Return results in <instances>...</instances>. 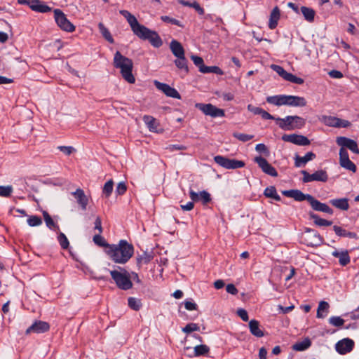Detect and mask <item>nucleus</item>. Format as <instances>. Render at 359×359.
Instances as JSON below:
<instances>
[{"label":"nucleus","instance_id":"obj_3","mask_svg":"<svg viewBox=\"0 0 359 359\" xmlns=\"http://www.w3.org/2000/svg\"><path fill=\"white\" fill-rule=\"evenodd\" d=\"M114 66L121 69L122 77L129 83H134L135 79L132 73L133 62L131 59L116 51L114 57Z\"/></svg>","mask_w":359,"mask_h":359},{"label":"nucleus","instance_id":"obj_56","mask_svg":"<svg viewBox=\"0 0 359 359\" xmlns=\"http://www.w3.org/2000/svg\"><path fill=\"white\" fill-rule=\"evenodd\" d=\"M161 19L162 20V21L165 22H167V23H170V24H172V25H175L177 26H179L180 27H183L184 25L181 23L180 21H179L178 20L175 19V18H170L169 16H167V15H163L161 17Z\"/></svg>","mask_w":359,"mask_h":359},{"label":"nucleus","instance_id":"obj_29","mask_svg":"<svg viewBox=\"0 0 359 359\" xmlns=\"http://www.w3.org/2000/svg\"><path fill=\"white\" fill-rule=\"evenodd\" d=\"M280 9L278 6L273 8L269 18V27L273 29L277 27L278 20L280 19Z\"/></svg>","mask_w":359,"mask_h":359},{"label":"nucleus","instance_id":"obj_58","mask_svg":"<svg viewBox=\"0 0 359 359\" xmlns=\"http://www.w3.org/2000/svg\"><path fill=\"white\" fill-rule=\"evenodd\" d=\"M286 81L299 85L303 84L304 82L303 79L297 77L291 73H289L287 78H286Z\"/></svg>","mask_w":359,"mask_h":359},{"label":"nucleus","instance_id":"obj_54","mask_svg":"<svg viewBox=\"0 0 359 359\" xmlns=\"http://www.w3.org/2000/svg\"><path fill=\"white\" fill-rule=\"evenodd\" d=\"M233 136L235 138L238 139V140H240L243 142H248L254 137V135H252L239 133H234L233 134Z\"/></svg>","mask_w":359,"mask_h":359},{"label":"nucleus","instance_id":"obj_17","mask_svg":"<svg viewBox=\"0 0 359 359\" xmlns=\"http://www.w3.org/2000/svg\"><path fill=\"white\" fill-rule=\"evenodd\" d=\"M283 194L287 197L292 198L297 201H309L311 198V195L308 194H304L302 191L298 189H291L283 191Z\"/></svg>","mask_w":359,"mask_h":359},{"label":"nucleus","instance_id":"obj_50","mask_svg":"<svg viewBox=\"0 0 359 359\" xmlns=\"http://www.w3.org/2000/svg\"><path fill=\"white\" fill-rule=\"evenodd\" d=\"M339 163L342 168L348 170L352 171L353 172H356V165L350 159H346L345 161L340 162Z\"/></svg>","mask_w":359,"mask_h":359},{"label":"nucleus","instance_id":"obj_32","mask_svg":"<svg viewBox=\"0 0 359 359\" xmlns=\"http://www.w3.org/2000/svg\"><path fill=\"white\" fill-rule=\"evenodd\" d=\"M330 203L341 210H347L349 208L348 201L346 198L332 199Z\"/></svg>","mask_w":359,"mask_h":359},{"label":"nucleus","instance_id":"obj_22","mask_svg":"<svg viewBox=\"0 0 359 359\" xmlns=\"http://www.w3.org/2000/svg\"><path fill=\"white\" fill-rule=\"evenodd\" d=\"M307 104L304 97L286 95V105L290 107H305Z\"/></svg>","mask_w":359,"mask_h":359},{"label":"nucleus","instance_id":"obj_19","mask_svg":"<svg viewBox=\"0 0 359 359\" xmlns=\"http://www.w3.org/2000/svg\"><path fill=\"white\" fill-rule=\"evenodd\" d=\"M309 203L312 209L315 211L322 212L328 215H333V210L330 208L326 203H321L320 201L311 196Z\"/></svg>","mask_w":359,"mask_h":359},{"label":"nucleus","instance_id":"obj_63","mask_svg":"<svg viewBox=\"0 0 359 359\" xmlns=\"http://www.w3.org/2000/svg\"><path fill=\"white\" fill-rule=\"evenodd\" d=\"M94 224H95L94 229L95 230H97L98 233H102V231H103L102 226V220L99 216H97L96 217Z\"/></svg>","mask_w":359,"mask_h":359},{"label":"nucleus","instance_id":"obj_46","mask_svg":"<svg viewBox=\"0 0 359 359\" xmlns=\"http://www.w3.org/2000/svg\"><path fill=\"white\" fill-rule=\"evenodd\" d=\"M128 306L134 311H139L142 306L141 301L135 297H129L128 299Z\"/></svg>","mask_w":359,"mask_h":359},{"label":"nucleus","instance_id":"obj_5","mask_svg":"<svg viewBox=\"0 0 359 359\" xmlns=\"http://www.w3.org/2000/svg\"><path fill=\"white\" fill-rule=\"evenodd\" d=\"M121 271L117 270L110 271V275L116 286L123 290H128L133 287V283L128 272L123 268L118 267Z\"/></svg>","mask_w":359,"mask_h":359},{"label":"nucleus","instance_id":"obj_52","mask_svg":"<svg viewBox=\"0 0 359 359\" xmlns=\"http://www.w3.org/2000/svg\"><path fill=\"white\" fill-rule=\"evenodd\" d=\"M200 330V327L198 324L196 323H188L185 327H184L182 330L183 332L186 333V334H189L192 332H195V331H199Z\"/></svg>","mask_w":359,"mask_h":359},{"label":"nucleus","instance_id":"obj_8","mask_svg":"<svg viewBox=\"0 0 359 359\" xmlns=\"http://www.w3.org/2000/svg\"><path fill=\"white\" fill-rule=\"evenodd\" d=\"M301 173L303 175L302 181L304 183L314 181L326 182L328 180V175L324 170H318L312 174L304 170L301 171Z\"/></svg>","mask_w":359,"mask_h":359},{"label":"nucleus","instance_id":"obj_31","mask_svg":"<svg viewBox=\"0 0 359 359\" xmlns=\"http://www.w3.org/2000/svg\"><path fill=\"white\" fill-rule=\"evenodd\" d=\"M329 309L330 304L328 302L320 301L317 309L316 317L318 318H325L329 313Z\"/></svg>","mask_w":359,"mask_h":359},{"label":"nucleus","instance_id":"obj_20","mask_svg":"<svg viewBox=\"0 0 359 359\" xmlns=\"http://www.w3.org/2000/svg\"><path fill=\"white\" fill-rule=\"evenodd\" d=\"M316 156V154L312 151L307 152L304 156L295 154L294 158V165L297 168L304 167L309 161L313 160Z\"/></svg>","mask_w":359,"mask_h":359},{"label":"nucleus","instance_id":"obj_36","mask_svg":"<svg viewBox=\"0 0 359 359\" xmlns=\"http://www.w3.org/2000/svg\"><path fill=\"white\" fill-rule=\"evenodd\" d=\"M174 62L178 69L183 70L185 72V74H188V72H189V67H188V65H187L188 61H187V58L185 57V55H183L181 57H177Z\"/></svg>","mask_w":359,"mask_h":359},{"label":"nucleus","instance_id":"obj_40","mask_svg":"<svg viewBox=\"0 0 359 359\" xmlns=\"http://www.w3.org/2000/svg\"><path fill=\"white\" fill-rule=\"evenodd\" d=\"M43 217L46 226L50 229H59L58 225L53 221L50 215L46 211H43Z\"/></svg>","mask_w":359,"mask_h":359},{"label":"nucleus","instance_id":"obj_13","mask_svg":"<svg viewBox=\"0 0 359 359\" xmlns=\"http://www.w3.org/2000/svg\"><path fill=\"white\" fill-rule=\"evenodd\" d=\"M255 162L257 163L259 167L262 169V170L272 177H277L278 172L269 162L266 158L262 156H257L255 158Z\"/></svg>","mask_w":359,"mask_h":359},{"label":"nucleus","instance_id":"obj_24","mask_svg":"<svg viewBox=\"0 0 359 359\" xmlns=\"http://www.w3.org/2000/svg\"><path fill=\"white\" fill-rule=\"evenodd\" d=\"M249 329L250 333L256 337H262L264 336V331L260 329L259 322L252 319L249 322Z\"/></svg>","mask_w":359,"mask_h":359},{"label":"nucleus","instance_id":"obj_30","mask_svg":"<svg viewBox=\"0 0 359 359\" xmlns=\"http://www.w3.org/2000/svg\"><path fill=\"white\" fill-rule=\"evenodd\" d=\"M266 102L275 106L286 105V95L268 96Z\"/></svg>","mask_w":359,"mask_h":359},{"label":"nucleus","instance_id":"obj_38","mask_svg":"<svg viewBox=\"0 0 359 359\" xmlns=\"http://www.w3.org/2000/svg\"><path fill=\"white\" fill-rule=\"evenodd\" d=\"M98 29L102 36L110 43H114V40L109 31L102 22L98 24Z\"/></svg>","mask_w":359,"mask_h":359},{"label":"nucleus","instance_id":"obj_2","mask_svg":"<svg viewBox=\"0 0 359 359\" xmlns=\"http://www.w3.org/2000/svg\"><path fill=\"white\" fill-rule=\"evenodd\" d=\"M105 252L110 259L117 264H126L133 255L134 247L126 240H121L118 244H111Z\"/></svg>","mask_w":359,"mask_h":359},{"label":"nucleus","instance_id":"obj_18","mask_svg":"<svg viewBox=\"0 0 359 359\" xmlns=\"http://www.w3.org/2000/svg\"><path fill=\"white\" fill-rule=\"evenodd\" d=\"M50 328L49 324L44 321H36L31 326H29L25 331L26 334L34 333H43L47 332Z\"/></svg>","mask_w":359,"mask_h":359},{"label":"nucleus","instance_id":"obj_39","mask_svg":"<svg viewBox=\"0 0 359 359\" xmlns=\"http://www.w3.org/2000/svg\"><path fill=\"white\" fill-rule=\"evenodd\" d=\"M322 121L327 126L337 128L339 127L340 118L332 116H323Z\"/></svg>","mask_w":359,"mask_h":359},{"label":"nucleus","instance_id":"obj_25","mask_svg":"<svg viewBox=\"0 0 359 359\" xmlns=\"http://www.w3.org/2000/svg\"><path fill=\"white\" fill-rule=\"evenodd\" d=\"M142 119L150 132L158 133L157 128L159 123L154 117L149 115H144Z\"/></svg>","mask_w":359,"mask_h":359},{"label":"nucleus","instance_id":"obj_44","mask_svg":"<svg viewBox=\"0 0 359 359\" xmlns=\"http://www.w3.org/2000/svg\"><path fill=\"white\" fill-rule=\"evenodd\" d=\"M152 258V255L147 252H144L142 255H139L137 257V264L140 268L142 264H146L149 263L151 261Z\"/></svg>","mask_w":359,"mask_h":359},{"label":"nucleus","instance_id":"obj_34","mask_svg":"<svg viewBox=\"0 0 359 359\" xmlns=\"http://www.w3.org/2000/svg\"><path fill=\"white\" fill-rule=\"evenodd\" d=\"M302 13L304 18V19L309 22H313L315 20L316 11L309 7L302 6L301 7Z\"/></svg>","mask_w":359,"mask_h":359},{"label":"nucleus","instance_id":"obj_4","mask_svg":"<svg viewBox=\"0 0 359 359\" xmlns=\"http://www.w3.org/2000/svg\"><path fill=\"white\" fill-rule=\"evenodd\" d=\"M276 121L279 128L284 130H293L303 128L306 124V121L299 116H287L281 118H276Z\"/></svg>","mask_w":359,"mask_h":359},{"label":"nucleus","instance_id":"obj_28","mask_svg":"<svg viewBox=\"0 0 359 359\" xmlns=\"http://www.w3.org/2000/svg\"><path fill=\"white\" fill-rule=\"evenodd\" d=\"M332 255L339 259V262L341 266H346L350 262V256L347 250L341 252L334 250L332 252Z\"/></svg>","mask_w":359,"mask_h":359},{"label":"nucleus","instance_id":"obj_45","mask_svg":"<svg viewBox=\"0 0 359 359\" xmlns=\"http://www.w3.org/2000/svg\"><path fill=\"white\" fill-rule=\"evenodd\" d=\"M201 72L203 74L214 73L217 75H223V71L217 66H205L203 69H201Z\"/></svg>","mask_w":359,"mask_h":359},{"label":"nucleus","instance_id":"obj_15","mask_svg":"<svg viewBox=\"0 0 359 359\" xmlns=\"http://www.w3.org/2000/svg\"><path fill=\"white\" fill-rule=\"evenodd\" d=\"M336 142L339 146H341L343 148L346 147L351 150L354 154H359L358 144L353 140H351L346 137L340 136L337 137Z\"/></svg>","mask_w":359,"mask_h":359},{"label":"nucleus","instance_id":"obj_27","mask_svg":"<svg viewBox=\"0 0 359 359\" xmlns=\"http://www.w3.org/2000/svg\"><path fill=\"white\" fill-rule=\"evenodd\" d=\"M170 48L172 54L176 57H181L185 55V52L182 44L177 40L171 41L170 43Z\"/></svg>","mask_w":359,"mask_h":359},{"label":"nucleus","instance_id":"obj_26","mask_svg":"<svg viewBox=\"0 0 359 359\" xmlns=\"http://www.w3.org/2000/svg\"><path fill=\"white\" fill-rule=\"evenodd\" d=\"M333 230L335 232L336 235L339 237H348L349 238L352 239H358V236L356 233L351 232L346 230L345 229L342 228L341 226L334 225L333 226Z\"/></svg>","mask_w":359,"mask_h":359},{"label":"nucleus","instance_id":"obj_10","mask_svg":"<svg viewBox=\"0 0 359 359\" xmlns=\"http://www.w3.org/2000/svg\"><path fill=\"white\" fill-rule=\"evenodd\" d=\"M196 107L202 111L205 115L212 117H223L224 116V111L223 109L217 108L212 104H196Z\"/></svg>","mask_w":359,"mask_h":359},{"label":"nucleus","instance_id":"obj_35","mask_svg":"<svg viewBox=\"0 0 359 359\" xmlns=\"http://www.w3.org/2000/svg\"><path fill=\"white\" fill-rule=\"evenodd\" d=\"M311 345V341L309 338L304 339L302 341H298L292 346V349L297 351H303L309 348Z\"/></svg>","mask_w":359,"mask_h":359},{"label":"nucleus","instance_id":"obj_14","mask_svg":"<svg viewBox=\"0 0 359 359\" xmlns=\"http://www.w3.org/2000/svg\"><path fill=\"white\" fill-rule=\"evenodd\" d=\"M354 344L353 340L349 338H345L339 341L335 344V349L339 354L344 355L353 350Z\"/></svg>","mask_w":359,"mask_h":359},{"label":"nucleus","instance_id":"obj_64","mask_svg":"<svg viewBox=\"0 0 359 359\" xmlns=\"http://www.w3.org/2000/svg\"><path fill=\"white\" fill-rule=\"evenodd\" d=\"M255 149L257 151L268 154L269 153L268 148L264 144L260 143L256 145Z\"/></svg>","mask_w":359,"mask_h":359},{"label":"nucleus","instance_id":"obj_61","mask_svg":"<svg viewBox=\"0 0 359 359\" xmlns=\"http://www.w3.org/2000/svg\"><path fill=\"white\" fill-rule=\"evenodd\" d=\"M237 314L243 321H248V314L246 310H245L244 309H238L237 310Z\"/></svg>","mask_w":359,"mask_h":359},{"label":"nucleus","instance_id":"obj_11","mask_svg":"<svg viewBox=\"0 0 359 359\" xmlns=\"http://www.w3.org/2000/svg\"><path fill=\"white\" fill-rule=\"evenodd\" d=\"M18 2L22 5H28L32 11L36 12L45 13L51 11L50 6L42 4L40 0H18Z\"/></svg>","mask_w":359,"mask_h":359},{"label":"nucleus","instance_id":"obj_37","mask_svg":"<svg viewBox=\"0 0 359 359\" xmlns=\"http://www.w3.org/2000/svg\"><path fill=\"white\" fill-rule=\"evenodd\" d=\"M180 4L184 6H188V7L194 8L195 11L199 15L204 14V9L196 1H189L181 0V1H180Z\"/></svg>","mask_w":359,"mask_h":359},{"label":"nucleus","instance_id":"obj_48","mask_svg":"<svg viewBox=\"0 0 359 359\" xmlns=\"http://www.w3.org/2000/svg\"><path fill=\"white\" fill-rule=\"evenodd\" d=\"M113 187H114V182L112 180H109L107 181L103 187L102 193L105 196V197L108 198L113 191Z\"/></svg>","mask_w":359,"mask_h":359},{"label":"nucleus","instance_id":"obj_42","mask_svg":"<svg viewBox=\"0 0 359 359\" xmlns=\"http://www.w3.org/2000/svg\"><path fill=\"white\" fill-rule=\"evenodd\" d=\"M93 241L95 243V245L100 246V247H104L106 249H109V245H111V244H109L107 243L105 239L101 236V233H98L97 234H95L93 238Z\"/></svg>","mask_w":359,"mask_h":359},{"label":"nucleus","instance_id":"obj_12","mask_svg":"<svg viewBox=\"0 0 359 359\" xmlns=\"http://www.w3.org/2000/svg\"><path fill=\"white\" fill-rule=\"evenodd\" d=\"M282 140L285 142L299 146H306L311 143L310 140L306 136L297 134H285L282 136Z\"/></svg>","mask_w":359,"mask_h":359},{"label":"nucleus","instance_id":"obj_33","mask_svg":"<svg viewBox=\"0 0 359 359\" xmlns=\"http://www.w3.org/2000/svg\"><path fill=\"white\" fill-rule=\"evenodd\" d=\"M309 215L311 219L313 220V222L316 225L319 226H331L332 224V221L326 220L325 219L320 218L318 215L310 212Z\"/></svg>","mask_w":359,"mask_h":359},{"label":"nucleus","instance_id":"obj_59","mask_svg":"<svg viewBox=\"0 0 359 359\" xmlns=\"http://www.w3.org/2000/svg\"><path fill=\"white\" fill-rule=\"evenodd\" d=\"M126 190L127 187L126 183L123 182H121L117 184L115 191L118 195H123V194H125Z\"/></svg>","mask_w":359,"mask_h":359},{"label":"nucleus","instance_id":"obj_6","mask_svg":"<svg viewBox=\"0 0 359 359\" xmlns=\"http://www.w3.org/2000/svg\"><path fill=\"white\" fill-rule=\"evenodd\" d=\"M54 18L58 27L63 31L73 32L75 30V26L67 18L61 10H54Z\"/></svg>","mask_w":359,"mask_h":359},{"label":"nucleus","instance_id":"obj_1","mask_svg":"<svg viewBox=\"0 0 359 359\" xmlns=\"http://www.w3.org/2000/svg\"><path fill=\"white\" fill-rule=\"evenodd\" d=\"M119 13L126 19L133 32L137 37L142 40H148L155 48H159L162 46L163 41L156 32L140 25L135 16L132 15L128 11L121 10Z\"/></svg>","mask_w":359,"mask_h":359},{"label":"nucleus","instance_id":"obj_60","mask_svg":"<svg viewBox=\"0 0 359 359\" xmlns=\"http://www.w3.org/2000/svg\"><path fill=\"white\" fill-rule=\"evenodd\" d=\"M57 149L67 156L70 155L74 151H75V149L70 146H59Z\"/></svg>","mask_w":359,"mask_h":359},{"label":"nucleus","instance_id":"obj_53","mask_svg":"<svg viewBox=\"0 0 359 359\" xmlns=\"http://www.w3.org/2000/svg\"><path fill=\"white\" fill-rule=\"evenodd\" d=\"M27 224L30 226H37L42 224V219L39 216L32 215L27 219Z\"/></svg>","mask_w":359,"mask_h":359},{"label":"nucleus","instance_id":"obj_57","mask_svg":"<svg viewBox=\"0 0 359 359\" xmlns=\"http://www.w3.org/2000/svg\"><path fill=\"white\" fill-rule=\"evenodd\" d=\"M13 192L11 186H0V196L8 197Z\"/></svg>","mask_w":359,"mask_h":359},{"label":"nucleus","instance_id":"obj_41","mask_svg":"<svg viewBox=\"0 0 359 359\" xmlns=\"http://www.w3.org/2000/svg\"><path fill=\"white\" fill-rule=\"evenodd\" d=\"M264 194L266 197L273 198L277 201H280L281 199L280 196L277 194L276 188L273 186L266 187Z\"/></svg>","mask_w":359,"mask_h":359},{"label":"nucleus","instance_id":"obj_47","mask_svg":"<svg viewBox=\"0 0 359 359\" xmlns=\"http://www.w3.org/2000/svg\"><path fill=\"white\" fill-rule=\"evenodd\" d=\"M271 68L276 72L280 76L286 81V78L289 74V72H286L283 67L277 65H271Z\"/></svg>","mask_w":359,"mask_h":359},{"label":"nucleus","instance_id":"obj_62","mask_svg":"<svg viewBox=\"0 0 359 359\" xmlns=\"http://www.w3.org/2000/svg\"><path fill=\"white\" fill-rule=\"evenodd\" d=\"M339 163L343 161H345L346 159H349V156H348V151H346V149L341 147L340 149H339Z\"/></svg>","mask_w":359,"mask_h":359},{"label":"nucleus","instance_id":"obj_16","mask_svg":"<svg viewBox=\"0 0 359 359\" xmlns=\"http://www.w3.org/2000/svg\"><path fill=\"white\" fill-rule=\"evenodd\" d=\"M154 85L157 89L163 92L168 97L180 99L181 96L176 89L170 87L169 85L154 81Z\"/></svg>","mask_w":359,"mask_h":359},{"label":"nucleus","instance_id":"obj_43","mask_svg":"<svg viewBox=\"0 0 359 359\" xmlns=\"http://www.w3.org/2000/svg\"><path fill=\"white\" fill-rule=\"evenodd\" d=\"M210 351V348L205 344H201L194 347V355L201 356L208 354Z\"/></svg>","mask_w":359,"mask_h":359},{"label":"nucleus","instance_id":"obj_9","mask_svg":"<svg viewBox=\"0 0 359 359\" xmlns=\"http://www.w3.org/2000/svg\"><path fill=\"white\" fill-rule=\"evenodd\" d=\"M304 241L308 246L317 247L323 243V238L314 229L306 228L305 230Z\"/></svg>","mask_w":359,"mask_h":359},{"label":"nucleus","instance_id":"obj_7","mask_svg":"<svg viewBox=\"0 0 359 359\" xmlns=\"http://www.w3.org/2000/svg\"><path fill=\"white\" fill-rule=\"evenodd\" d=\"M214 161L219 165L226 169H237L245 166V163L243 161L230 159L223 156H215Z\"/></svg>","mask_w":359,"mask_h":359},{"label":"nucleus","instance_id":"obj_21","mask_svg":"<svg viewBox=\"0 0 359 359\" xmlns=\"http://www.w3.org/2000/svg\"><path fill=\"white\" fill-rule=\"evenodd\" d=\"M189 196L193 201L201 200L204 205L208 203L211 201L210 194L206 191H202L198 194L191 189L189 191Z\"/></svg>","mask_w":359,"mask_h":359},{"label":"nucleus","instance_id":"obj_23","mask_svg":"<svg viewBox=\"0 0 359 359\" xmlns=\"http://www.w3.org/2000/svg\"><path fill=\"white\" fill-rule=\"evenodd\" d=\"M72 194L75 197L81 209L86 210L88 203V199L83 190L77 189L75 191L72 192Z\"/></svg>","mask_w":359,"mask_h":359},{"label":"nucleus","instance_id":"obj_49","mask_svg":"<svg viewBox=\"0 0 359 359\" xmlns=\"http://www.w3.org/2000/svg\"><path fill=\"white\" fill-rule=\"evenodd\" d=\"M57 241L62 249L66 250L69 248V242L65 233L60 232L57 236Z\"/></svg>","mask_w":359,"mask_h":359},{"label":"nucleus","instance_id":"obj_55","mask_svg":"<svg viewBox=\"0 0 359 359\" xmlns=\"http://www.w3.org/2000/svg\"><path fill=\"white\" fill-rule=\"evenodd\" d=\"M191 59L194 62V65L198 67L200 72L201 69H203V67H205V65H204L203 62V60L201 57L192 55H191Z\"/></svg>","mask_w":359,"mask_h":359},{"label":"nucleus","instance_id":"obj_51","mask_svg":"<svg viewBox=\"0 0 359 359\" xmlns=\"http://www.w3.org/2000/svg\"><path fill=\"white\" fill-rule=\"evenodd\" d=\"M328 321L330 325L337 327L343 326L345 322L344 320L339 316H331Z\"/></svg>","mask_w":359,"mask_h":359}]
</instances>
